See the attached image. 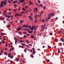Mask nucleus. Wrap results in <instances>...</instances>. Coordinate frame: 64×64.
Masks as SVG:
<instances>
[{"label": "nucleus", "mask_w": 64, "mask_h": 64, "mask_svg": "<svg viewBox=\"0 0 64 64\" xmlns=\"http://www.w3.org/2000/svg\"><path fill=\"white\" fill-rule=\"evenodd\" d=\"M55 15V14L53 13H52L49 14H48V16H49L50 17V16H54Z\"/></svg>", "instance_id": "f257e3e1"}, {"label": "nucleus", "mask_w": 64, "mask_h": 64, "mask_svg": "<svg viewBox=\"0 0 64 64\" xmlns=\"http://www.w3.org/2000/svg\"><path fill=\"white\" fill-rule=\"evenodd\" d=\"M46 26V24H44V25H42V26H41V27L42 29H44V28H45V26Z\"/></svg>", "instance_id": "f03ea898"}, {"label": "nucleus", "mask_w": 64, "mask_h": 64, "mask_svg": "<svg viewBox=\"0 0 64 64\" xmlns=\"http://www.w3.org/2000/svg\"><path fill=\"white\" fill-rule=\"evenodd\" d=\"M42 22H44V23H45V20L44 19H43L41 20Z\"/></svg>", "instance_id": "7ed1b4c3"}, {"label": "nucleus", "mask_w": 64, "mask_h": 64, "mask_svg": "<svg viewBox=\"0 0 64 64\" xmlns=\"http://www.w3.org/2000/svg\"><path fill=\"white\" fill-rule=\"evenodd\" d=\"M60 40L62 42H64V40L63 39H62V38H60Z\"/></svg>", "instance_id": "20e7f679"}, {"label": "nucleus", "mask_w": 64, "mask_h": 64, "mask_svg": "<svg viewBox=\"0 0 64 64\" xmlns=\"http://www.w3.org/2000/svg\"><path fill=\"white\" fill-rule=\"evenodd\" d=\"M16 61H18L19 60V59L17 58H16Z\"/></svg>", "instance_id": "39448f33"}, {"label": "nucleus", "mask_w": 64, "mask_h": 64, "mask_svg": "<svg viewBox=\"0 0 64 64\" xmlns=\"http://www.w3.org/2000/svg\"><path fill=\"white\" fill-rule=\"evenodd\" d=\"M20 22L21 24H22V23H23V21L22 20H20Z\"/></svg>", "instance_id": "423d86ee"}, {"label": "nucleus", "mask_w": 64, "mask_h": 64, "mask_svg": "<svg viewBox=\"0 0 64 64\" xmlns=\"http://www.w3.org/2000/svg\"><path fill=\"white\" fill-rule=\"evenodd\" d=\"M30 19L31 21H33L34 20L32 18H30Z\"/></svg>", "instance_id": "0eeeda50"}, {"label": "nucleus", "mask_w": 64, "mask_h": 64, "mask_svg": "<svg viewBox=\"0 0 64 64\" xmlns=\"http://www.w3.org/2000/svg\"><path fill=\"white\" fill-rule=\"evenodd\" d=\"M13 3H16L17 2V1H14L13 2Z\"/></svg>", "instance_id": "6e6552de"}, {"label": "nucleus", "mask_w": 64, "mask_h": 64, "mask_svg": "<svg viewBox=\"0 0 64 64\" xmlns=\"http://www.w3.org/2000/svg\"><path fill=\"white\" fill-rule=\"evenodd\" d=\"M44 29H43L42 28V29L40 30V31H41V32H42V31H44Z\"/></svg>", "instance_id": "1a4fd4ad"}, {"label": "nucleus", "mask_w": 64, "mask_h": 64, "mask_svg": "<svg viewBox=\"0 0 64 64\" xmlns=\"http://www.w3.org/2000/svg\"><path fill=\"white\" fill-rule=\"evenodd\" d=\"M8 57H10V58L11 57V55H10V54H8Z\"/></svg>", "instance_id": "9d476101"}, {"label": "nucleus", "mask_w": 64, "mask_h": 64, "mask_svg": "<svg viewBox=\"0 0 64 64\" xmlns=\"http://www.w3.org/2000/svg\"><path fill=\"white\" fill-rule=\"evenodd\" d=\"M16 15H18V16H20V15L19 14H16Z\"/></svg>", "instance_id": "9b49d317"}, {"label": "nucleus", "mask_w": 64, "mask_h": 64, "mask_svg": "<svg viewBox=\"0 0 64 64\" xmlns=\"http://www.w3.org/2000/svg\"><path fill=\"white\" fill-rule=\"evenodd\" d=\"M23 34H27V32H23Z\"/></svg>", "instance_id": "f8f14e48"}, {"label": "nucleus", "mask_w": 64, "mask_h": 64, "mask_svg": "<svg viewBox=\"0 0 64 64\" xmlns=\"http://www.w3.org/2000/svg\"><path fill=\"white\" fill-rule=\"evenodd\" d=\"M14 6L15 8H16V7H17V5H16V4H14Z\"/></svg>", "instance_id": "ddd939ff"}, {"label": "nucleus", "mask_w": 64, "mask_h": 64, "mask_svg": "<svg viewBox=\"0 0 64 64\" xmlns=\"http://www.w3.org/2000/svg\"><path fill=\"white\" fill-rule=\"evenodd\" d=\"M28 33L30 34L31 33H33V31H31L30 32H29Z\"/></svg>", "instance_id": "4468645a"}, {"label": "nucleus", "mask_w": 64, "mask_h": 64, "mask_svg": "<svg viewBox=\"0 0 64 64\" xmlns=\"http://www.w3.org/2000/svg\"><path fill=\"white\" fill-rule=\"evenodd\" d=\"M24 38H27V36H26V35H24Z\"/></svg>", "instance_id": "2eb2a0df"}, {"label": "nucleus", "mask_w": 64, "mask_h": 64, "mask_svg": "<svg viewBox=\"0 0 64 64\" xmlns=\"http://www.w3.org/2000/svg\"><path fill=\"white\" fill-rule=\"evenodd\" d=\"M26 27L27 28H28V25H26Z\"/></svg>", "instance_id": "dca6fc26"}, {"label": "nucleus", "mask_w": 64, "mask_h": 64, "mask_svg": "<svg viewBox=\"0 0 64 64\" xmlns=\"http://www.w3.org/2000/svg\"><path fill=\"white\" fill-rule=\"evenodd\" d=\"M8 14L9 15H11L12 13L11 12H8Z\"/></svg>", "instance_id": "f3484780"}, {"label": "nucleus", "mask_w": 64, "mask_h": 64, "mask_svg": "<svg viewBox=\"0 0 64 64\" xmlns=\"http://www.w3.org/2000/svg\"><path fill=\"white\" fill-rule=\"evenodd\" d=\"M20 42H21L22 43V42H24V43H25V42H24V41H23V40L22 41L20 40Z\"/></svg>", "instance_id": "a211bd4d"}, {"label": "nucleus", "mask_w": 64, "mask_h": 64, "mask_svg": "<svg viewBox=\"0 0 64 64\" xmlns=\"http://www.w3.org/2000/svg\"><path fill=\"white\" fill-rule=\"evenodd\" d=\"M20 3H22L23 2V0H20Z\"/></svg>", "instance_id": "6ab92c4d"}, {"label": "nucleus", "mask_w": 64, "mask_h": 64, "mask_svg": "<svg viewBox=\"0 0 64 64\" xmlns=\"http://www.w3.org/2000/svg\"><path fill=\"white\" fill-rule=\"evenodd\" d=\"M35 10H36V12H38V9H37V8H35Z\"/></svg>", "instance_id": "aec40b11"}, {"label": "nucleus", "mask_w": 64, "mask_h": 64, "mask_svg": "<svg viewBox=\"0 0 64 64\" xmlns=\"http://www.w3.org/2000/svg\"><path fill=\"white\" fill-rule=\"evenodd\" d=\"M32 39H33V38H35V36H32V37H31Z\"/></svg>", "instance_id": "412c9836"}, {"label": "nucleus", "mask_w": 64, "mask_h": 64, "mask_svg": "<svg viewBox=\"0 0 64 64\" xmlns=\"http://www.w3.org/2000/svg\"><path fill=\"white\" fill-rule=\"evenodd\" d=\"M51 18V16H50L48 18V20H49V19H50Z\"/></svg>", "instance_id": "4be33fe9"}, {"label": "nucleus", "mask_w": 64, "mask_h": 64, "mask_svg": "<svg viewBox=\"0 0 64 64\" xmlns=\"http://www.w3.org/2000/svg\"><path fill=\"white\" fill-rule=\"evenodd\" d=\"M1 35H4V33L2 32Z\"/></svg>", "instance_id": "5701e85b"}, {"label": "nucleus", "mask_w": 64, "mask_h": 64, "mask_svg": "<svg viewBox=\"0 0 64 64\" xmlns=\"http://www.w3.org/2000/svg\"><path fill=\"white\" fill-rule=\"evenodd\" d=\"M4 2L3 1H2L1 3V4H3Z\"/></svg>", "instance_id": "b1692460"}, {"label": "nucleus", "mask_w": 64, "mask_h": 64, "mask_svg": "<svg viewBox=\"0 0 64 64\" xmlns=\"http://www.w3.org/2000/svg\"><path fill=\"white\" fill-rule=\"evenodd\" d=\"M43 8H44V9L45 10H46V6H44L43 7Z\"/></svg>", "instance_id": "393cba45"}, {"label": "nucleus", "mask_w": 64, "mask_h": 64, "mask_svg": "<svg viewBox=\"0 0 64 64\" xmlns=\"http://www.w3.org/2000/svg\"><path fill=\"white\" fill-rule=\"evenodd\" d=\"M8 18H11V16H8Z\"/></svg>", "instance_id": "a878e982"}, {"label": "nucleus", "mask_w": 64, "mask_h": 64, "mask_svg": "<svg viewBox=\"0 0 64 64\" xmlns=\"http://www.w3.org/2000/svg\"><path fill=\"white\" fill-rule=\"evenodd\" d=\"M23 27L24 28H25L26 27V25H24L23 26Z\"/></svg>", "instance_id": "bb28decb"}, {"label": "nucleus", "mask_w": 64, "mask_h": 64, "mask_svg": "<svg viewBox=\"0 0 64 64\" xmlns=\"http://www.w3.org/2000/svg\"><path fill=\"white\" fill-rule=\"evenodd\" d=\"M0 6L2 7H3V5L2 4L1 5H0Z\"/></svg>", "instance_id": "cd10ccee"}, {"label": "nucleus", "mask_w": 64, "mask_h": 64, "mask_svg": "<svg viewBox=\"0 0 64 64\" xmlns=\"http://www.w3.org/2000/svg\"><path fill=\"white\" fill-rule=\"evenodd\" d=\"M40 6H41V7H43V6L42 5H41V4H40Z\"/></svg>", "instance_id": "c85d7f7f"}, {"label": "nucleus", "mask_w": 64, "mask_h": 64, "mask_svg": "<svg viewBox=\"0 0 64 64\" xmlns=\"http://www.w3.org/2000/svg\"><path fill=\"white\" fill-rule=\"evenodd\" d=\"M30 4H32V2H30Z\"/></svg>", "instance_id": "c756f323"}, {"label": "nucleus", "mask_w": 64, "mask_h": 64, "mask_svg": "<svg viewBox=\"0 0 64 64\" xmlns=\"http://www.w3.org/2000/svg\"><path fill=\"white\" fill-rule=\"evenodd\" d=\"M22 10H24V11H26V10H25L24 8H22Z\"/></svg>", "instance_id": "7c9ffc66"}, {"label": "nucleus", "mask_w": 64, "mask_h": 64, "mask_svg": "<svg viewBox=\"0 0 64 64\" xmlns=\"http://www.w3.org/2000/svg\"><path fill=\"white\" fill-rule=\"evenodd\" d=\"M49 61H50V60H47V62H49Z\"/></svg>", "instance_id": "2f4dec72"}, {"label": "nucleus", "mask_w": 64, "mask_h": 64, "mask_svg": "<svg viewBox=\"0 0 64 64\" xmlns=\"http://www.w3.org/2000/svg\"><path fill=\"white\" fill-rule=\"evenodd\" d=\"M32 28H34V29H35V26H32Z\"/></svg>", "instance_id": "473e14b6"}, {"label": "nucleus", "mask_w": 64, "mask_h": 64, "mask_svg": "<svg viewBox=\"0 0 64 64\" xmlns=\"http://www.w3.org/2000/svg\"><path fill=\"white\" fill-rule=\"evenodd\" d=\"M20 48H24V46H20Z\"/></svg>", "instance_id": "72a5a7b5"}, {"label": "nucleus", "mask_w": 64, "mask_h": 64, "mask_svg": "<svg viewBox=\"0 0 64 64\" xmlns=\"http://www.w3.org/2000/svg\"><path fill=\"white\" fill-rule=\"evenodd\" d=\"M27 36H28H28H30V34H27Z\"/></svg>", "instance_id": "f704fd0d"}, {"label": "nucleus", "mask_w": 64, "mask_h": 64, "mask_svg": "<svg viewBox=\"0 0 64 64\" xmlns=\"http://www.w3.org/2000/svg\"><path fill=\"white\" fill-rule=\"evenodd\" d=\"M58 33H59V34H60V33H61V32L60 31H59Z\"/></svg>", "instance_id": "c9c22d12"}, {"label": "nucleus", "mask_w": 64, "mask_h": 64, "mask_svg": "<svg viewBox=\"0 0 64 64\" xmlns=\"http://www.w3.org/2000/svg\"><path fill=\"white\" fill-rule=\"evenodd\" d=\"M46 22H48V18H46Z\"/></svg>", "instance_id": "e433bc0d"}, {"label": "nucleus", "mask_w": 64, "mask_h": 64, "mask_svg": "<svg viewBox=\"0 0 64 64\" xmlns=\"http://www.w3.org/2000/svg\"><path fill=\"white\" fill-rule=\"evenodd\" d=\"M32 50H34V51H35V48H32Z\"/></svg>", "instance_id": "4c0bfd02"}, {"label": "nucleus", "mask_w": 64, "mask_h": 64, "mask_svg": "<svg viewBox=\"0 0 64 64\" xmlns=\"http://www.w3.org/2000/svg\"><path fill=\"white\" fill-rule=\"evenodd\" d=\"M5 54L6 55H7V52H5Z\"/></svg>", "instance_id": "58836bf2"}, {"label": "nucleus", "mask_w": 64, "mask_h": 64, "mask_svg": "<svg viewBox=\"0 0 64 64\" xmlns=\"http://www.w3.org/2000/svg\"><path fill=\"white\" fill-rule=\"evenodd\" d=\"M58 51H60V49H59V48H58Z\"/></svg>", "instance_id": "ea45409f"}, {"label": "nucleus", "mask_w": 64, "mask_h": 64, "mask_svg": "<svg viewBox=\"0 0 64 64\" xmlns=\"http://www.w3.org/2000/svg\"><path fill=\"white\" fill-rule=\"evenodd\" d=\"M38 3H41V2H40V1L38 0Z\"/></svg>", "instance_id": "a19ab883"}, {"label": "nucleus", "mask_w": 64, "mask_h": 64, "mask_svg": "<svg viewBox=\"0 0 64 64\" xmlns=\"http://www.w3.org/2000/svg\"><path fill=\"white\" fill-rule=\"evenodd\" d=\"M30 29H31L32 30H33V29H34V28H31Z\"/></svg>", "instance_id": "79ce46f5"}, {"label": "nucleus", "mask_w": 64, "mask_h": 64, "mask_svg": "<svg viewBox=\"0 0 64 64\" xmlns=\"http://www.w3.org/2000/svg\"><path fill=\"white\" fill-rule=\"evenodd\" d=\"M38 16H37V14H36V16H35V17H36V18L38 17Z\"/></svg>", "instance_id": "37998d69"}, {"label": "nucleus", "mask_w": 64, "mask_h": 64, "mask_svg": "<svg viewBox=\"0 0 64 64\" xmlns=\"http://www.w3.org/2000/svg\"><path fill=\"white\" fill-rule=\"evenodd\" d=\"M32 17H31V16H28V18H30V19L31 18H32Z\"/></svg>", "instance_id": "c03bdc74"}, {"label": "nucleus", "mask_w": 64, "mask_h": 64, "mask_svg": "<svg viewBox=\"0 0 64 64\" xmlns=\"http://www.w3.org/2000/svg\"><path fill=\"white\" fill-rule=\"evenodd\" d=\"M31 56L32 57H34V56H33V54H31Z\"/></svg>", "instance_id": "a18cd8bd"}, {"label": "nucleus", "mask_w": 64, "mask_h": 64, "mask_svg": "<svg viewBox=\"0 0 64 64\" xmlns=\"http://www.w3.org/2000/svg\"><path fill=\"white\" fill-rule=\"evenodd\" d=\"M40 18H42V16H41V14H40Z\"/></svg>", "instance_id": "49530a36"}, {"label": "nucleus", "mask_w": 64, "mask_h": 64, "mask_svg": "<svg viewBox=\"0 0 64 64\" xmlns=\"http://www.w3.org/2000/svg\"><path fill=\"white\" fill-rule=\"evenodd\" d=\"M4 5H5V4H6V2H4Z\"/></svg>", "instance_id": "de8ad7c7"}, {"label": "nucleus", "mask_w": 64, "mask_h": 64, "mask_svg": "<svg viewBox=\"0 0 64 64\" xmlns=\"http://www.w3.org/2000/svg\"><path fill=\"white\" fill-rule=\"evenodd\" d=\"M48 48H51V46H48Z\"/></svg>", "instance_id": "09e8293b"}, {"label": "nucleus", "mask_w": 64, "mask_h": 64, "mask_svg": "<svg viewBox=\"0 0 64 64\" xmlns=\"http://www.w3.org/2000/svg\"><path fill=\"white\" fill-rule=\"evenodd\" d=\"M10 58L11 59H12V58H13V56H10Z\"/></svg>", "instance_id": "8fccbe9b"}, {"label": "nucleus", "mask_w": 64, "mask_h": 64, "mask_svg": "<svg viewBox=\"0 0 64 64\" xmlns=\"http://www.w3.org/2000/svg\"><path fill=\"white\" fill-rule=\"evenodd\" d=\"M24 52L25 53H26V49L24 50Z\"/></svg>", "instance_id": "3c124183"}, {"label": "nucleus", "mask_w": 64, "mask_h": 64, "mask_svg": "<svg viewBox=\"0 0 64 64\" xmlns=\"http://www.w3.org/2000/svg\"><path fill=\"white\" fill-rule=\"evenodd\" d=\"M50 35H52V33H51L50 32Z\"/></svg>", "instance_id": "603ef678"}, {"label": "nucleus", "mask_w": 64, "mask_h": 64, "mask_svg": "<svg viewBox=\"0 0 64 64\" xmlns=\"http://www.w3.org/2000/svg\"><path fill=\"white\" fill-rule=\"evenodd\" d=\"M5 46H6V47H8V45L7 44H6L5 45Z\"/></svg>", "instance_id": "864d4df0"}, {"label": "nucleus", "mask_w": 64, "mask_h": 64, "mask_svg": "<svg viewBox=\"0 0 64 64\" xmlns=\"http://www.w3.org/2000/svg\"><path fill=\"white\" fill-rule=\"evenodd\" d=\"M1 52H2V53H3V50H2L1 51Z\"/></svg>", "instance_id": "5fc2aeb1"}, {"label": "nucleus", "mask_w": 64, "mask_h": 64, "mask_svg": "<svg viewBox=\"0 0 64 64\" xmlns=\"http://www.w3.org/2000/svg\"><path fill=\"white\" fill-rule=\"evenodd\" d=\"M36 22H37V20L36 19L35 20V23H36Z\"/></svg>", "instance_id": "6e6d98bb"}, {"label": "nucleus", "mask_w": 64, "mask_h": 64, "mask_svg": "<svg viewBox=\"0 0 64 64\" xmlns=\"http://www.w3.org/2000/svg\"><path fill=\"white\" fill-rule=\"evenodd\" d=\"M17 41H16V40L15 41V43H16V45L17 44Z\"/></svg>", "instance_id": "4d7b16f0"}, {"label": "nucleus", "mask_w": 64, "mask_h": 64, "mask_svg": "<svg viewBox=\"0 0 64 64\" xmlns=\"http://www.w3.org/2000/svg\"><path fill=\"white\" fill-rule=\"evenodd\" d=\"M8 27L9 28V27H11V26H10V25H8Z\"/></svg>", "instance_id": "13d9d810"}, {"label": "nucleus", "mask_w": 64, "mask_h": 64, "mask_svg": "<svg viewBox=\"0 0 64 64\" xmlns=\"http://www.w3.org/2000/svg\"><path fill=\"white\" fill-rule=\"evenodd\" d=\"M41 12V13H40V14H41H41H43V12Z\"/></svg>", "instance_id": "bf43d9fd"}, {"label": "nucleus", "mask_w": 64, "mask_h": 64, "mask_svg": "<svg viewBox=\"0 0 64 64\" xmlns=\"http://www.w3.org/2000/svg\"><path fill=\"white\" fill-rule=\"evenodd\" d=\"M2 19H3V20H5V18H2Z\"/></svg>", "instance_id": "052dcab7"}, {"label": "nucleus", "mask_w": 64, "mask_h": 64, "mask_svg": "<svg viewBox=\"0 0 64 64\" xmlns=\"http://www.w3.org/2000/svg\"><path fill=\"white\" fill-rule=\"evenodd\" d=\"M38 35H40V33H39V32H38Z\"/></svg>", "instance_id": "680f3d73"}, {"label": "nucleus", "mask_w": 64, "mask_h": 64, "mask_svg": "<svg viewBox=\"0 0 64 64\" xmlns=\"http://www.w3.org/2000/svg\"><path fill=\"white\" fill-rule=\"evenodd\" d=\"M17 10V9H15L14 10V11H16Z\"/></svg>", "instance_id": "e2e57ef3"}, {"label": "nucleus", "mask_w": 64, "mask_h": 64, "mask_svg": "<svg viewBox=\"0 0 64 64\" xmlns=\"http://www.w3.org/2000/svg\"><path fill=\"white\" fill-rule=\"evenodd\" d=\"M21 28H20V27H19V28H18V29L19 30H21Z\"/></svg>", "instance_id": "0e129e2a"}, {"label": "nucleus", "mask_w": 64, "mask_h": 64, "mask_svg": "<svg viewBox=\"0 0 64 64\" xmlns=\"http://www.w3.org/2000/svg\"><path fill=\"white\" fill-rule=\"evenodd\" d=\"M33 53H36V51H33Z\"/></svg>", "instance_id": "69168bd1"}, {"label": "nucleus", "mask_w": 64, "mask_h": 64, "mask_svg": "<svg viewBox=\"0 0 64 64\" xmlns=\"http://www.w3.org/2000/svg\"><path fill=\"white\" fill-rule=\"evenodd\" d=\"M3 39L4 40H6V38H4Z\"/></svg>", "instance_id": "338daca9"}, {"label": "nucleus", "mask_w": 64, "mask_h": 64, "mask_svg": "<svg viewBox=\"0 0 64 64\" xmlns=\"http://www.w3.org/2000/svg\"><path fill=\"white\" fill-rule=\"evenodd\" d=\"M58 52L59 53H60V51H58Z\"/></svg>", "instance_id": "774afa93"}]
</instances>
